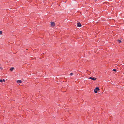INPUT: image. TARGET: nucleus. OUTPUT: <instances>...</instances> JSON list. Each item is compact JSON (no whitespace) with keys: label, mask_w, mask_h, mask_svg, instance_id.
Returning <instances> with one entry per match:
<instances>
[{"label":"nucleus","mask_w":124,"mask_h":124,"mask_svg":"<svg viewBox=\"0 0 124 124\" xmlns=\"http://www.w3.org/2000/svg\"><path fill=\"white\" fill-rule=\"evenodd\" d=\"M100 90L99 88L98 87H96L94 90V92L96 93H97V91H99Z\"/></svg>","instance_id":"f03ea898"},{"label":"nucleus","mask_w":124,"mask_h":124,"mask_svg":"<svg viewBox=\"0 0 124 124\" xmlns=\"http://www.w3.org/2000/svg\"><path fill=\"white\" fill-rule=\"evenodd\" d=\"M14 68L13 67H11L10 69V70L11 71H13V70L14 69Z\"/></svg>","instance_id":"423d86ee"},{"label":"nucleus","mask_w":124,"mask_h":124,"mask_svg":"<svg viewBox=\"0 0 124 124\" xmlns=\"http://www.w3.org/2000/svg\"><path fill=\"white\" fill-rule=\"evenodd\" d=\"M0 82H5V80L4 79H3V80L1 79L0 80Z\"/></svg>","instance_id":"0eeeda50"},{"label":"nucleus","mask_w":124,"mask_h":124,"mask_svg":"<svg viewBox=\"0 0 124 124\" xmlns=\"http://www.w3.org/2000/svg\"><path fill=\"white\" fill-rule=\"evenodd\" d=\"M0 69H2V68H1V67H0Z\"/></svg>","instance_id":"f8f14e48"},{"label":"nucleus","mask_w":124,"mask_h":124,"mask_svg":"<svg viewBox=\"0 0 124 124\" xmlns=\"http://www.w3.org/2000/svg\"><path fill=\"white\" fill-rule=\"evenodd\" d=\"M89 79L94 81L96 80L97 79V78H96L93 77H90L89 78Z\"/></svg>","instance_id":"f257e3e1"},{"label":"nucleus","mask_w":124,"mask_h":124,"mask_svg":"<svg viewBox=\"0 0 124 124\" xmlns=\"http://www.w3.org/2000/svg\"><path fill=\"white\" fill-rule=\"evenodd\" d=\"M117 41L118 42H119V43H121V41L120 40H118Z\"/></svg>","instance_id":"1a4fd4ad"},{"label":"nucleus","mask_w":124,"mask_h":124,"mask_svg":"<svg viewBox=\"0 0 124 124\" xmlns=\"http://www.w3.org/2000/svg\"><path fill=\"white\" fill-rule=\"evenodd\" d=\"M113 71L115 72H116V70L115 69H113Z\"/></svg>","instance_id":"6e6552de"},{"label":"nucleus","mask_w":124,"mask_h":124,"mask_svg":"<svg viewBox=\"0 0 124 124\" xmlns=\"http://www.w3.org/2000/svg\"><path fill=\"white\" fill-rule=\"evenodd\" d=\"M77 26L78 27H80L81 26V25L80 22H78L77 23Z\"/></svg>","instance_id":"20e7f679"},{"label":"nucleus","mask_w":124,"mask_h":124,"mask_svg":"<svg viewBox=\"0 0 124 124\" xmlns=\"http://www.w3.org/2000/svg\"><path fill=\"white\" fill-rule=\"evenodd\" d=\"M2 33V31H0V34H1Z\"/></svg>","instance_id":"9b49d317"},{"label":"nucleus","mask_w":124,"mask_h":124,"mask_svg":"<svg viewBox=\"0 0 124 124\" xmlns=\"http://www.w3.org/2000/svg\"><path fill=\"white\" fill-rule=\"evenodd\" d=\"M22 81H21V80H18L17 81V82L18 83H22Z\"/></svg>","instance_id":"39448f33"},{"label":"nucleus","mask_w":124,"mask_h":124,"mask_svg":"<svg viewBox=\"0 0 124 124\" xmlns=\"http://www.w3.org/2000/svg\"><path fill=\"white\" fill-rule=\"evenodd\" d=\"M73 73H70V75L71 76H72V75H73Z\"/></svg>","instance_id":"9d476101"},{"label":"nucleus","mask_w":124,"mask_h":124,"mask_svg":"<svg viewBox=\"0 0 124 124\" xmlns=\"http://www.w3.org/2000/svg\"><path fill=\"white\" fill-rule=\"evenodd\" d=\"M50 23L51 24V26H54L55 25V23L53 22H51Z\"/></svg>","instance_id":"7ed1b4c3"}]
</instances>
